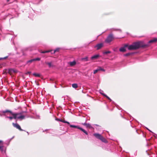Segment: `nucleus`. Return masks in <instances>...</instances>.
I'll list each match as a JSON object with an SVG mask.
<instances>
[{
    "instance_id": "f704fd0d",
    "label": "nucleus",
    "mask_w": 157,
    "mask_h": 157,
    "mask_svg": "<svg viewBox=\"0 0 157 157\" xmlns=\"http://www.w3.org/2000/svg\"><path fill=\"white\" fill-rule=\"evenodd\" d=\"M66 122V123H67V124H70V123L69 122H68V121H67Z\"/></svg>"
},
{
    "instance_id": "423d86ee",
    "label": "nucleus",
    "mask_w": 157,
    "mask_h": 157,
    "mask_svg": "<svg viewBox=\"0 0 157 157\" xmlns=\"http://www.w3.org/2000/svg\"><path fill=\"white\" fill-rule=\"evenodd\" d=\"M9 110H6L4 111H0V116L2 117L3 116H6L7 115L6 114V113H8Z\"/></svg>"
},
{
    "instance_id": "9d476101",
    "label": "nucleus",
    "mask_w": 157,
    "mask_h": 157,
    "mask_svg": "<svg viewBox=\"0 0 157 157\" xmlns=\"http://www.w3.org/2000/svg\"><path fill=\"white\" fill-rule=\"evenodd\" d=\"M27 112V111H22L20 113H16L17 114V116H24V119H25V116L23 115L22 114L24 113H26Z\"/></svg>"
},
{
    "instance_id": "393cba45",
    "label": "nucleus",
    "mask_w": 157,
    "mask_h": 157,
    "mask_svg": "<svg viewBox=\"0 0 157 157\" xmlns=\"http://www.w3.org/2000/svg\"><path fill=\"white\" fill-rule=\"evenodd\" d=\"M33 75L34 76H35L36 77H39L40 76V74H37V73H33Z\"/></svg>"
},
{
    "instance_id": "0eeeda50",
    "label": "nucleus",
    "mask_w": 157,
    "mask_h": 157,
    "mask_svg": "<svg viewBox=\"0 0 157 157\" xmlns=\"http://www.w3.org/2000/svg\"><path fill=\"white\" fill-rule=\"evenodd\" d=\"M12 124L14 127L21 131H23V130L21 129L20 126L17 123H12Z\"/></svg>"
},
{
    "instance_id": "4be33fe9",
    "label": "nucleus",
    "mask_w": 157,
    "mask_h": 157,
    "mask_svg": "<svg viewBox=\"0 0 157 157\" xmlns=\"http://www.w3.org/2000/svg\"><path fill=\"white\" fill-rule=\"evenodd\" d=\"M133 54V53H132V52L128 53L126 54H124V56H129L130 55H132Z\"/></svg>"
},
{
    "instance_id": "bb28decb",
    "label": "nucleus",
    "mask_w": 157,
    "mask_h": 157,
    "mask_svg": "<svg viewBox=\"0 0 157 157\" xmlns=\"http://www.w3.org/2000/svg\"><path fill=\"white\" fill-rule=\"evenodd\" d=\"M111 53V52L110 51H107L105 52H103L104 54H107L109 53Z\"/></svg>"
},
{
    "instance_id": "ea45409f",
    "label": "nucleus",
    "mask_w": 157,
    "mask_h": 157,
    "mask_svg": "<svg viewBox=\"0 0 157 157\" xmlns=\"http://www.w3.org/2000/svg\"><path fill=\"white\" fill-rule=\"evenodd\" d=\"M147 129L149 131H150V132H151L149 129H148L147 128Z\"/></svg>"
},
{
    "instance_id": "6ab92c4d",
    "label": "nucleus",
    "mask_w": 157,
    "mask_h": 157,
    "mask_svg": "<svg viewBox=\"0 0 157 157\" xmlns=\"http://www.w3.org/2000/svg\"><path fill=\"white\" fill-rule=\"evenodd\" d=\"M45 63H46V64L48 65V67L49 68L51 67H53V66L51 62H46Z\"/></svg>"
},
{
    "instance_id": "6e6552de",
    "label": "nucleus",
    "mask_w": 157,
    "mask_h": 157,
    "mask_svg": "<svg viewBox=\"0 0 157 157\" xmlns=\"http://www.w3.org/2000/svg\"><path fill=\"white\" fill-rule=\"evenodd\" d=\"M103 46L102 43H100L94 46L95 48H96L97 50H99L102 48Z\"/></svg>"
},
{
    "instance_id": "2eb2a0df",
    "label": "nucleus",
    "mask_w": 157,
    "mask_h": 157,
    "mask_svg": "<svg viewBox=\"0 0 157 157\" xmlns=\"http://www.w3.org/2000/svg\"><path fill=\"white\" fill-rule=\"evenodd\" d=\"M79 129L82 132H83L84 133H85L86 135H87L88 134V132L86 131L85 130L83 129L82 128L80 127Z\"/></svg>"
},
{
    "instance_id": "dca6fc26",
    "label": "nucleus",
    "mask_w": 157,
    "mask_h": 157,
    "mask_svg": "<svg viewBox=\"0 0 157 157\" xmlns=\"http://www.w3.org/2000/svg\"><path fill=\"white\" fill-rule=\"evenodd\" d=\"M70 127L77 128L78 129H79L80 128V127L78 126H76V125H70Z\"/></svg>"
},
{
    "instance_id": "4468645a",
    "label": "nucleus",
    "mask_w": 157,
    "mask_h": 157,
    "mask_svg": "<svg viewBox=\"0 0 157 157\" xmlns=\"http://www.w3.org/2000/svg\"><path fill=\"white\" fill-rule=\"evenodd\" d=\"M9 73L11 72H14L16 73L17 72V71L16 70H14L12 69H10L9 70Z\"/></svg>"
},
{
    "instance_id": "58836bf2",
    "label": "nucleus",
    "mask_w": 157,
    "mask_h": 157,
    "mask_svg": "<svg viewBox=\"0 0 157 157\" xmlns=\"http://www.w3.org/2000/svg\"><path fill=\"white\" fill-rule=\"evenodd\" d=\"M62 120H59V121H60L62 122Z\"/></svg>"
},
{
    "instance_id": "ddd939ff",
    "label": "nucleus",
    "mask_w": 157,
    "mask_h": 157,
    "mask_svg": "<svg viewBox=\"0 0 157 157\" xmlns=\"http://www.w3.org/2000/svg\"><path fill=\"white\" fill-rule=\"evenodd\" d=\"M76 64V62L75 61L72 62H71L69 63L70 65L71 66H73L75 65Z\"/></svg>"
},
{
    "instance_id": "c9c22d12",
    "label": "nucleus",
    "mask_w": 157,
    "mask_h": 157,
    "mask_svg": "<svg viewBox=\"0 0 157 157\" xmlns=\"http://www.w3.org/2000/svg\"><path fill=\"white\" fill-rule=\"evenodd\" d=\"M117 30H118V31H119V32H121V29H117Z\"/></svg>"
},
{
    "instance_id": "473e14b6",
    "label": "nucleus",
    "mask_w": 157,
    "mask_h": 157,
    "mask_svg": "<svg viewBox=\"0 0 157 157\" xmlns=\"http://www.w3.org/2000/svg\"><path fill=\"white\" fill-rule=\"evenodd\" d=\"M93 125H95V126H97L100 127V126H99V125H98V124H93Z\"/></svg>"
},
{
    "instance_id": "aec40b11",
    "label": "nucleus",
    "mask_w": 157,
    "mask_h": 157,
    "mask_svg": "<svg viewBox=\"0 0 157 157\" xmlns=\"http://www.w3.org/2000/svg\"><path fill=\"white\" fill-rule=\"evenodd\" d=\"M98 71H102L104 72L105 71V70L104 69L102 68L101 67H98Z\"/></svg>"
},
{
    "instance_id": "1a4fd4ad",
    "label": "nucleus",
    "mask_w": 157,
    "mask_h": 157,
    "mask_svg": "<svg viewBox=\"0 0 157 157\" xmlns=\"http://www.w3.org/2000/svg\"><path fill=\"white\" fill-rule=\"evenodd\" d=\"M99 92L102 95L106 97L110 101H112L111 99L106 94H104L103 93V90H99Z\"/></svg>"
},
{
    "instance_id": "5701e85b",
    "label": "nucleus",
    "mask_w": 157,
    "mask_h": 157,
    "mask_svg": "<svg viewBox=\"0 0 157 157\" xmlns=\"http://www.w3.org/2000/svg\"><path fill=\"white\" fill-rule=\"evenodd\" d=\"M34 61V59H30L28 61L26 62L27 64H28L29 63H30L33 62Z\"/></svg>"
},
{
    "instance_id": "7c9ffc66",
    "label": "nucleus",
    "mask_w": 157,
    "mask_h": 157,
    "mask_svg": "<svg viewBox=\"0 0 157 157\" xmlns=\"http://www.w3.org/2000/svg\"><path fill=\"white\" fill-rule=\"evenodd\" d=\"M86 124H87V123L85 122L83 123H82V124L85 126H86Z\"/></svg>"
},
{
    "instance_id": "c756f323",
    "label": "nucleus",
    "mask_w": 157,
    "mask_h": 157,
    "mask_svg": "<svg viewBox=\"0 0 157 157\" xmlns=\"http://www.w3.org/2000/svg\"><path fill=\"white\" fill-rule=\"evenodd\" d=\"M8 56H6V57H3V58H0V60H1V59H7L8 57Z\"/></svg>"
},
{
    "instance_id": "72a5a7b5",
    "label": "nucleus",
    "mask_w": 157,
    "mask_h": 157,
    "mask_svg": "<svg viewBox=\"0 0 157 157\" xmlns=\"http://www.w3.org/2000/svg\"><path fill=\"white\" fill-rule=\"evenodd\" d=\"M148 45H143V46H142V47H146Z\"/></svg>"
},
{
    "instance_id": "9b49d317",
    "label": "nucleus",
    "mask_w": 157,
    "mask_h": 157,
    "mask_svg": "<svg viewBox=\"0 0 157 157\" xmlns=\"http://www.w3.org/2000/svg\"><path fill=\"white\" fill-rule=\"evenodd\" d=\"M99 57V54H97L92 56L91 59L92 60L97 59H98Z\"/></svg>"
},
{
    "instance_id": "a19ab883",
    "label": "nucleus",
    "mask_w": 157,
    "mask_h": 157,
    "mask_svg": "<svg viewBox=\"0 0 157 157\" xmlns=\"http://www.w3.org/2000/svg\"><path fill=\"white\" fill-rule=\"evenodd\" d=\"M10 0H7V1L8 2Z\"/></svg>"
},
{
    "instance_id": "a211bd4d",
    "label": "nucleus",
    "mask_w": 157,
    "mask_h": 157,
    "mask_svg": "<svg viewBox=\"0 0 157 157\" xmlns=\"http://www.w3.org/2000/svg\"><path fill=\"white\" fill-rule=\"evenodd\" d=\"M59 48H56L55 50L53 51L51 50V53L54 54L56 52H58L59 51Z\"/></svg>"
},
{
    "instance_id": "e433bc0d",
    "label": "nucleus",
    "mask_w": 157,
    "mask_h": 157,
    "mask_svg": "<svg viewBox=\"0 0 157 157\" xmlns=\"http://www.w3.org/2000/svg\"><path fill=\"white\" fill-rule=\"evenodd\" d=\"M56 120H57V121H59V120H60L59 119H58V118L56 119Z\"/></svg>"
},
{
    "instance_id": "f8f14e48",
    "label": "nucleus",
    "mask_w": 157,
    "mask_h": 157,
    "mask_svg": "<svg viewBox=\"0 0 157 157\" xmlns=\"http://www.w3.org/2000/svg\"><path fill=\"white\" fill-rule=\"evenodd\" d=\"M157 41V39L156 38H155L151 40L150 41H149L148 43H151L155 42Z\"/></svg>"
},
{
    "instance_id": "b1692460",
    "label": "nucleus",
    "mask_w": 157,
    "mask_h": 157,
    "mask_svg": "<svg viewBox=\"0 0 157 157\" xmlns=\"http://www.w3.org/2000/svg\"><path fill=\"white\" fill-rule=\"evenodd\" d=\"M72 86L74 88H76L78 87V85L77 84L74 83L72 84Z\"/></svg>"
},
{
    "instance_id": "cd10ccee",
    "label": "nucleus",
    "mask_w": 157,
    "mask_h": 157,
    "mask_svg": "<svg viewBox=\"0 0 157 157\" xmlns=\"http://www.w3.org/2000/svg\"><path fill=\"white\" fill-rule=\"evenodd\" d=\"M98 71V69L97 68V69L94 70L93 73L94 74H95L96 73H97Z\"/></svg>"
},
{
    "instance_id": "412c9836",
    "label": "nucleus",
    "mask_w": 157,
    "mask_h": 157,
    "mask_svg": "<svg viewBox=\"0 0 157 157\" xmlns=\"http://www.w3.org/2000/svg\"><path fill=\"white\" fill-rule=\"evenodd\" d=\"M86 126L87 128H93V127L91 126V124L89 123H87Z\"/></svg>"
},
{
    "instance_id": "f3484780",
    "label": "nucleus",
    "mask_w": 157,
    "mask_h": 157,
    "mask_svg": "<svg viewBox=\"0 0 157 157\" xmlns=\"http://www.w3.org/2000/svg\"><path fill=\"white\" fill-rule=\"evenodd\" d=\"M81 60L83 61H87L88 60L87 57H86L84 58H82L81 59Z\"/></svg>"
},
{
    "instance_id": "a878e982",
    "label": "nucleus",
    "mask_w": 157,
    "mask_h": 157,
    "mask_svg": "<svg viewBox=\"0 0 157 157\" xmlns=\"http://www.w3.org/2000/svg\"><path fill=\"white\" fill-rule=\"evenodd\" d=\"M51 52V51H43L41 52V53H48V52Z\"/></svg>"
},
{
    "instance_id": "39448f33",
    "label": "nucleus",
    "mask_w": 157,
    "mask_h": 157,
    "mask_svg": "<svg viewBox=\"0 0 157 157\" xmlns=\"http://www.w3.org/2000/svg\"><path fill=\"white\" fill-rule=\"evenodd\" d=\"M128 46L127 44H125L124 47H121L119 49V51L123 52H125L126 51V48H128Z\"/></svg>"
},
{
    "instance_id": "7ed1b4c3",
    "label": "nucleus",
    "mask_w": 157,
    "mask_h": 157,
    "mask_svg": "<svg viewBox=\"0 0 157 157\" xmlns=\"http://www.w3.org/2000/svg\"><path fill=\"white\" fill-rule=\"evenodd\" d=\"M93 136L96 138L100 140L102 142L106 143H107V141L106 139L103 137L101 134L98 133H94L93 134Z\"/></svg>"
},
{
    "instance_id": "f257e3e1",
    "label": "nucleus",
    "mask_w": 157,
    "mask_h": 157,
    "mask_svg": "<svg viewBox=\"0 0 157 157\" xmlns=\"http://www.w3.org/2000/svg\"><path fill=\"white\" fill-rule=\"evenodd\" d=\"M8 113H10L9 115H12L13 116L10 117V116H6L5 117V118H9V119L11 121L13 119H14L17 120V119H18L20 120H22L24 119V116H17V114L16 113H13L11 111L9 110Z\"/></svg>"
},
{
    "instance_id": "2f4dec72",
    "label": "nucleus",
    "mask_w": 157,
    "mask_h": 157,
    "mask_svg": "<svg viewBox=\"0 0 157 157\" xmlns=\"http://www.w3.org/2000/svg\"><path fill=\"white\" fill-rule=\"evenodd\" d=\"M66 121H67L65 120H62V122L65 123H66Z\"/></svg>"
},
{
    "instance_id": "f03ea898",
    "label": "nucleus",
    "mask_w": 157,
    "mask_h": 157,
    "mask_svg": "<svg viewBox=\"0 0 157 157\" xmlns=\"http://www.w3.org/2000/svg\"><path fill=\"white\" fill-rule=\"evenodd\" d=\"M141 47L140 42H135L128 46V49L129 50L136 49Z\"/></svg>"
},
{
    "instance_id": "4c0bfd02",
    "label": "nucleus",
    "mask_w": 157,
    "mask_h": 157,
    "mask_svg": "<svg viewBox=\"0 0 157 157\" xmlns=\"http://www.w3.org/2000/svg\"><path fill=\"white\" fill-rule=\"evenodd\" d=\"M37 118L39 119V118L40 116H37Z\"/></svg>"
},
{
    "instance_id": "c85d7f7f",
    "label": "nucleus",
    "mask_w": 157,
    "mask_h": 157,
    "mask_svg": "<svg viewBox=\"0 0 157 157\" xmlns=\"http://www.w3.org/2000/svg\"><path fill=\"white\" fill-rule=\"evenodd\" d=\"M34 59V61H39L40 60V58H37L35 59Z\"/></svg>"
},
{
    "instance_id": "20e7f679",
    "label": "nucleus",
    "mask_w": 157,
    "mask_h": 157,
    "mask_svg": "<svg viewBox=\"0 0 157 157\" xmlns=\"http://www.w3.org/2000/svg\"><path fill=\"white\" fill-rule=\"evenodd\" d=\"M114 38L113 35L112 33L109 34L107 37L106 39L105 40L106 43H109L111 42Z\"/></svg>"
}]
</instances>
